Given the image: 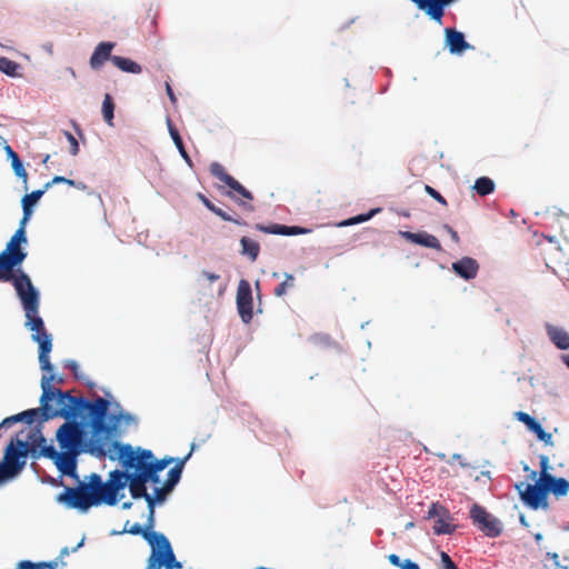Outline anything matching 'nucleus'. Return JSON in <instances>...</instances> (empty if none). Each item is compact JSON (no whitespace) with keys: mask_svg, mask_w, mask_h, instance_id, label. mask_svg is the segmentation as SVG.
<instances>
[{"mask_svg":"<svg viewBox=\"0 0 569 569\" xmlns=\"http://www.w3.org/2000/svg\"><path fill=\"white\" fill-rule=\"evenodd\" d=\"M201 276H202V277H204V278H206L208 281H210V282H214V281H217V280L220 278V276H219V274H216V273L209 272V271H207V270H203V271L201 272Z\"/></svg>","mask_w":569,"mask_h":569,"instance_id":"nucleus-51","label":"nucleus"},{"mask_svg":"<svg viewBox=\"0 0 569 569\" xmlns=\"http://www.w3.org/2000/svg\"><path fill=\"white\" fill-rule=\"evenodd\" d=\"M380 209H373L371 210L370 212L368 213H365V214H358L356 217H352V218H349L342 222L339 223L340 227H348V226H353V224H357V223H361V222H365V221H368L371 217H373V214L376 212H378Z\"/></svg>","mask_w":569,"mask_h":569,"instance_id":"nucleus-35","label":"nucleus"},{"mask_svg":"<svg viewBox=\"0 0 569 569\" xmlns=\"http://www.w3.org/2000/svg\"><path fill=\"white\" fill-rule=\"evenodd\" d=\"M116 43L110 41L100 42L93 50L89 63L91 69L99 70L106 61H111L114 56L111 54Z\"/></svg>","mask_w":569,"mask_h":569,"instance_id":"nucleus-15","label":"nucleus"},{"mask_svg":"<svg viewBox=\"0 0 569 569\" xmlns=\"http://www.w3.org/2000/svg\"><path fill=\"white\" fill-rule=\"evenodd\" d=\"M19 68V64L13 61V60H10L6 57H1L0 58V71L8 74V76H11V77H14L17 74V70Z\"/></svg>","mask_w":569,"mask_h":569,"instance_id":"nucleus-33","label":"nucleus"},{"mask_svg":"<svg viewBox=\"0 0 569 569\" xmlns=\"http://www.w3.org/2000/svg\"><path fill=\"white\" fill-rule=\"evenodd\" d=\"M46 191L47 190H44V188L34 190L22 198V209L23 212L27 213V216H31V208L39 201V199L43 196Z\"/></svg>","mask_w":569,"mask_h":569,"instance_id":"nucleus-29","label":"nucleus"},{"mask_svg":"<svg viewBox=\"0 0 569 569\" xmlns=\"http://www.w3.org/2000/svg\"><path fill=\"white\" fill-rule=\"evenodd\" d=\"M452 270L466 280H470L476 278L479 264L478 262L470 257H463L462 259L452 263Z\"/></svg>","mask_w":569,"mask_h":569,"instance_id":"nucleus-17","label":"nucleus"},{"mask_svg":"<svg viewBox=\"0 0 569 569\" xmlns=\"http://www.w3.org/2000/svg\"><path fill=\"white\" fill-rule=\"evenodd\" d=\"M29 218H30V216H27V213L23 212V218L20 221L19 228H23V230L26 231V223L29 220Z\"/></svg>","mask_w":569,"mask_h":569,"instance_id":"nucleus-57","label":"nucleus"},{"mask_svg":"<svg viewBox=\"0 0 569 569\" xmlns=\"http://www.w3.org/2000/svg\"><path fill=\"white\" fill-rule=\"evenodd\" d=\"M152 551L151 555L148 558V565L146 569H159L162 563L159 558V551L157 550V547H151Z\"/></svg>","mask_w":569,"mask_h":569,"instance_id":"nucleus-37","label":"nucleus"},{"mask_svg":"<svg viewBox=\"0 0 569 569\" xmlns=\"http://www.w3.org/2000/svg\"><path fill=\"white\" fill-rule=\"evenodd\" d=\"M57 441L64 451L81 452L83 428L76 419L67 420L57 431Z\"/></svg>","mask_w":569,"mask_h":569,"instance_id":"nucleus-7","label":"nucleus"},{"mask_svg":"<svg viewBox=\"0 0 569 569\" xmlns=\"http://www.w3.org/2000/svg\"><path fill=\"white\" fill-rule=\"evenodd\" d=\"M542 481L545 482L547 492H552L556 496H565L569 490V481L565 478H556L552 475H543Z\"/></svg>","mask_w":569,"mask_h":569,"instance_id":"nucleus-22","label":"nucleus"},{"mask_svg":"<svg viewBox=\"0 0 569 569\" xmlns=\"http://www.w3.org/2000/svg\"><path fill=\"white\" fill-rule=\"evenodd\" d=\"M437 516L439 517L435 520L432 527L433 532L438 536L451 535L456 530V526L450 522L448 511L443 507H438V505L433 503L428 511V518H435Z\"/></svg>","mask_w":569,"mask_h":569,"instance_id":"nucleus-13","label":"nucleus"},{"mask_svg":"<svg viewBox=\"0 0 569 569\" xmlns=\"http://www.w3.org/2000/svg\"><path fill=\"white\" fill-rule=\"evenodd\" d=\"M535 539H536L537 541H540V540L542 539V535H541V533H537V535H535Z\"/></svg>","mask_w":569,"mask_h":569,"instance_id":"nucleus-61","label":"nucleus"},{"mask_svg":"<svg viewBox=\"0 0 569 569\" xmlns=\"http://www.w3.org/2000/svg\"><path fill=\"white\" fill-rule=\"evenodd\" d=\"M425 191L431 197L433 198L437 202H439L440 204L442 206H447V200L436 190L433 189L432 187H430L429 184H426L425 186Z\"/></svg>","mask_w":569,"mask_h":569,"instance_id":"nucleus-39","label":"nucleus"},{"mask_svg":"<svg viewBox=\"0 0 569 569\" xmlns=\"http://www.w3.org/2000/svg\"><path fill=\"white\" fill-rule=\"evenodd\" d=\"M473 189L481 197L488 196L495 191V182L488 177H480L476 180Z\"/></svg>","mask_w":569,"mask_h":569,"instance_id":"nucleus-30","label":"nucleus"},{"mask_svg":"<svg viewBox=\"0 0 569 569\" xmlns=\"http://www.w3.org/2000/svg\"><path fill=\"white\" fill-rule=\"evenodd\" d=\"M63 133H64V136H66L67 140H68V141H69V143H70V153H71L72 156H77V154L79 153V143H78L77 139H76V138H74V136H73L71 132H69V131H64Z\"/></svg>","mask_w":569,"mask_h":569,"instance_id":"nucleus-40","label":"nucleus"},{"mask_svg":"<svg viewBox=\"0 0 569 569\" xmlns=\"http://www.w3.org/2000/svg\"><path fill=\"white\" fill-rule=\"evenodd\" d=\"M41 455H43L44 457H48L50 459H53L56 461L57 460V456H59L60 453L57 452L56 449L52 446H44L41 449Z\"/></svg>","mask_w":569,"mask_h":569,"instance_id":"nucleus-44","label":"nucleus"},{"mask_svg":"<svg viewBox=\"0 0 569 569\" xmlns=\"http://www.w3.org/2000/svg\"><path fill=\"white\" fill-rule=\"evenodd\" d=\"M210 173L227 184L232 191L241 196L248 201H251L253 199L252 193L247 190L241 183H239L232 176L227 173L224 167L219 162H212L210 164Z\"/></svg>","mask_w":569,"mask_h":569,"instance_id":"nucleus-12","label":"nucleus"},{"mask_svg":"<svg viewBox=\"0 0 569 569\" xmlns=\"http://www.w3.org/2000/svg\"><path fill=\"white\" fill-rule=\"evenodd\" d=\"M17 569H43V565H40V562L34 563L29 560H23L18 563Z\"/></svg>","mask_w":569,"mask_h":569,"instance_id":"nucleus-43","label":"nucleus"},{"mask_svg":"<svg viewBox=\"0 0 569 569\" xmlns=\"http://www.w3.org/2000/svg\"><path fill=\"white\" fill-rule=\"evenodd\" d=\"M114 103L110 94H104L102 102V116L104 121L112 126Z\"/></svg>","mask_w":569,"mask_h":569,"instance_id":"nucleus-32","label":"nucleus"},{"mask_svg":"<svg viewBox=\"0 0 569 569\" xmlns=\"http://www.w3.org/2000/svg\"><path fill=\"white\" fill-rule=\"evenodd\" d=\"M515 417L518 421L525 423L527 428L535 421V418L523 411H517Z\"/></svg>","mask_w":569,"mask_h":569,"instance_id":"nucleus-42","label":"nucleus"},{"mask_svg":"<svg viewBox=\"0 0 569 569\" xmlns=\"http://www.w3.org/2000/svg\"><path fill=\"white\" fill-rule=\"evenodd\" d=\"M79 452L64 451L60 452L57 456V460L54 461L58 470L66 476H69L77 481H79V477L77 475V456Z\"/></svg>","mask_w":569,"mask_h":569,"instance_id":"nucleus-16","label":"nucleus"},{"mask_svg":"<svg viewBox=\"0 0 569 569\" xmlns=\"http://www.w3.org/2000/svg\"><path fill=\"white\" fill-rule=\"evenodd\" d=\"M57 183H67L71 187H78L79 189H84L86 186L83 183H76L73 180L71 179H68L66 177H62V176H56L52 178L51 181L47 182L44 184V190H48L50 187H52L53 184H57Z\"/></svg>","mask_w":569,"mask_h":569,"instance_id":"nucleus-36","label":"nucleus"},{"mask_svg":"<svg viewBox=\"0 0 569 569\" xmlns=\"http://www.w3.org/2000/svg\"><path fill=\"white\" fill-rule=\"evenodd\" d=\"M254 228L263 233H270V234H281V236H298L307 233L308 230L298 226H284V224H271V226H263L260 223H257Z\"/></svg>","mask_w":569,"mask_h":569,"instance_id":"nucleus-19","label":"nucleus"},{"mask_svg":"<svg viewBox=\"0 0 569 569\" xmlns=\"http://www.w3.org/2000/svg\"><path fill=\"white\" fill-rule=\"evenodd\" d=\"M166 91H167V94H168L170 101L174 104L177 102V97H176L169 82H166Z\"/></svg>","mask_w":569,"mask_h":569,"instance_id":"nucleus-52","label":"nucleus"},{"mask_svg":"<svg viewBox=\"0 0 569 569\" xmlns=\"http://www.w3.org/2000/svg\"><path fill=\"white\" fill-rule=\"evenodd\" d=\"M69 552L70 551H69L68 547L62 548L60 551L59 558L62 559L63 557L68 556Z\"/></svg>","mask_w":569,"mask_h":569,"instance_id":"nucleus-58","label":"nucleus"},{"mask_svg":"<svg viewBox=\"0 0 569 569\" xmlns=\"http://www.w3.org/2000/svg\"><path fill=\"white\" fill-rule=\"evenodd\" d=\"M241 254L248 257L252 262L256 261L260 253V244L258 241L242 237L240 239Z\"/></svg>","mask_w":569,"mask_h":569,"instance_id":"nucleus-24","label":"nucleus"},{"mask_svg":"<svg viewBox=\"0 0 569 569\" xmlns=\"http://www.w3.org/2000/svg\"><path fill=\"white\" fill-rule=\"evenodd\" d=\"M27 242L26 231L23 228H18L7 242L4 250L0 252V279L3 282H12L14 288L21 276H28L20 269L17 273L14 272L16 267H19L27 258L28 253L23 248Z\"/></svg>","mask_w":569,"mask_h":569,"instance_id":"nucleus-6","label":"nucleus"},{"mask_svg":"<svg viewBox=\"0 0 569 569\" xmlns=\"http://www.w3.org/2000/svg\"><path fill=\"white\" fill-rule=\"evenodd\" d=\"M112 64L114 67H117L118 69H120L121 71L128 72V73L138 74V73H141V71H142V68L139 63H137L136 61H133L129 58H124V57H120V56H114L112 58Z\"/></svg>","mask_w":569,"mask_h":569,"instance_id":"nucleus-25","label":"nucleus"},{"mask_svg":"<svg viewBox=\"0 0 569 569\" xmlns=\"http://www.w3.org/2000/svg\"><path fill=\"white\" fill-rule=\"evenodd\" d=\"M130 507H131V502H124L122 506L123 509H128Z\"/></svg>","mask_w":569,"mask_h":569,"instance_id":"nucleus-62","label":"nucleus"},{"mask_svg":"<svg viewBox=\"0 0 569 569\" xmlns=\"http://www.w3.org/2000/svg\"><path fill=\"white\" fill-rule=\"evenodd\" d=\"M157 550L159 551L161 563L166 569H180L182 567L181 562L176 560L171 545L164 535H159Z\"/></svg>","mask_w":569,"mask_h":569,"instance_id":"nucleus-14","label":"nucleus"},{"mask_svg":"<svg viewBox=\"0 0 569 569\" xmlns=\"http://www.w3.org/2000/svg\"><path fill=\"white\" fill-rule=\"evenodd\" d=\"M440 558H441V569H458V567L456 566V563L452 561V559L450 558V556L442 551L441 555H440Z\"/></svg>","mask_w":569,"mask_h":569,"instance_id":"nucleus-41","label":"nucleus"},{"mask_svg":"<svg viewBox=\"0 0 569 569\" xmlns=\"http://www.w3.org/2000/svg\"><path fill=\"white\" fill-rule=\"evenodd\" d=\"M102 489V479L98 473H91L88 482H79L74 488L66 487L58 496V501L69 508L87 511L93 506L106 503Z\"/></svg>","mask_w":569,"mask_h":569,"instance_id":"nucleus-5","label":"nucleus"},{"mask_svg":"<svg viewBox=\"0 0 569 569\" xmlns=\"http://www.w3.org/2000/svg\"><path fill=\"white\" fill-rule=\"evenodd\" d=\"M133 479V471L130 472V470L120 471V470H113L110 472V479L108 482L102 481V487L107 489H102L106 503L107 505H114L117 502V495L120 489H123L126 485L131 483Z\"/></svg>","mask_w":569,"mask_h":569,"instance_id":"nucleus-10","label":"nucleus"},{"mask_svg":"<svg viewBox=\"0 0 569 569\" xmlns=\"http://www.w3.org/2000/svg\"><path fill=\"white\" fill-rule=\"evenodd\" d=\"M537 437L543 431L541 425L535 419V421L528 427Z\"/></svg>","mask_w":569,"mask_h":569,"instance_id":"nucleus-46","label":"nucleus"},{"mask_svg":"<svg viewBox=\"0 0 569 569\" xmlns=\"http://www.w3.org/2000/svg\"><path fill=\"white\" fill-rule=\"evenodd\" d=\"M49 159H50V156H49V154H47V156L43 158L42 163H43V164H47V163H48V161H49Z\"/></svg>","mask_w":569,"mask_h":569,"instance_id":"nucleus-60","label":"nucleus"},{"mask_svg":"<svg viewBox=\"0 0 569 569\" xmlns=\"http://www.w3.org/2000/svg\"><path fill=\"white\" fill-rule=\"evenodd\" d=\"M40 565H43V569H46V568H48V569H57L58 561L53 560V561H48V562H40Z\"/></svg>","mask_w":569,"mask_h":569,"instance_id":"nucleus-55","label":"nucleus"},{"mask_svg":"<svg viewBox=\"0 0 569 569\" xmlns=\"http://www.w3.org/2000/svg\"><path fill=\"white\" fill-rule=\"evenodd\" d=\"M403 236L413 243L436 250H441V243L433 234L427 232H405Z\"/></svg>","mask_w":569,"mask_h":569,"instance_id":"nucleus-21","label":"nucleus"},{"mask_svg":"<svg viewBox=\"0 0 569 569\" xmlns=\"http://www.w3.org/2000/svg\"><path fill=\"white\" fill-rule=\"evenodd\" d=\"M226 194L228 197L234 199L238 202V204L243 207L246 210L253 211V206H251L250 203H248L246 201H239L234 196H232L231 191L227 192Z\"/></svg>","mask_w":569,"mask_h":569,"instance_id":"nucleus-50","label":"nucleus"},{"mask_svg":"<svg viewBox=\"0 0 569 569\" xmlns=\"http://www.w3.org/2000/svg\"><path fill=\"white\" fill-rule=\"evenodd\" d=\"M536 477H537V472H536V471H532V472H531V478H532V479H536Z\"/></svg>","mask_w":569,"mask_h":569,"instance_id":"nucleus-64","label":"nucleus"},{"mask_svg":"<svg viewBox=\"0 0 569 569\" xmlns=\"http://www.w3.org/2000/svg\"><path fill=\"white\" fill-rule=\"evenodd\" d=\"M452 240H455L456 242L459 241V236L458 233L451 228V227H447Z\"/></svg>","mask_w":569,"mask_h":569,"instance_id":"nucleus-56","label":"nucleus"},{"mask_svg":"<svg viewBox=\"0 0 569 569\" xmlns=\"http://www.w3.org/2000/svg\"><path fill=\"white\" fill-rule=\"evenodd\" d=\"M117 456L124 470H133L132 482L129 483V490L133 499L157 500L162 502L179 482L184 462L189 459L190 452L179 461L168 472V477L162 486L159 472L173 462V458L164 457L156 459L152 451L140 447L133 448L131 445L114 443Z\"/></svg>","mask_w":569,"mask_h":569,"instance_id":"nucleus-2","label":"nucleus"},{"mask_svg":"<svg viewBox=\"0 0 569 569\" xmlns=\"http://www.w3.org/2000/svg\"><path fill=\"white\" fill-rule=\"evenodd\" d=\"M66 367L69 368L73 372L76 378H79V376H78L79 366L76 361H73V360L68 361Z\"/></svg>","mask_w":569,"mask_h":569,"instance_id":"nucleus-54","label":"nucleus"},{"mask_svg":"<svg viewBox=\"0 0 569 569\" xmlns=\"http://www.w3.org/2000/svg\"><path fill=\"white\" fill-rule=\"evenodd\" d=\"M198 198L200 199V201L206 206L207 209H209L211 212H213L214 214H217L218 217H220L222 220L224 221H230V222H234L237 224H244L243 221L239 220V219H236L233 217H231L230 214H228L226 211H223L222 209H220L219 207H217L214 203H212L204 194L202 193H199L198 194Z\"/></svg>","mask_w":569,"mask_h":569,"instance_id":"nucleus-26","label":"nucleus"},{"mask_svg":"<svg viewBox=\"0 0 569 569\" xmlns=\"http://www.w3.org/2000/svg\"><path fill=\"white\" fill-rule=\"evenodd\" d=\"M516 489L523 503L529 508L533 510L539 508L547 510L549 508L547 499L548 492L542 478H539L535 485H526L525 482L517 483Z\"/></svg>","mask_w":569,"mask_h":569,"instance_id":"nucleus-8","label":"nucleus"},{"mask_svg":"<svg viewBox=\"0 0 569 569\" xmlns=\"http://www.w3.org/2000/svg\"><path fill=\"white\" fill-rule=\"evenodd\" d=\"M295 277L291 273H284V279L280 282L273 290L274 296L282 297L286 296L291 289L295 288Z\"/></svg>","mask_w":569,"mask_h":569,"instance_id":"nucleus-31","label":"nucleus"},{"mask_svg":"<svg viewBox=\"0 0 569 569\" xmlns=\"http://www.w3.org/2000/svg\"><path fill=\"white\" fill-rule=\"evenodd\" d=\"M6 151H7V154L9 156V158L11 159V166H12V169H13L16 176L21 178L23 180V182L27 183L28 173H27L26 169L23 168V164H22L18 153L14 152L10 146L6 147Z\"/></svg>","mask_w":569,"mask_h":569,"instance_id":"nucleus-28","label":"nucleus"},{"mask_svg":"<svg viewBox=\"0 0 569 569\" xmlns=\"http://www.w3.org/2000/svg\"><path fill=\"white\" fill-rule=\"evenodd\" d=\"M237 308L241 320L249 323L252 320V291L247 280H240L237 289Z\"/></svg>","mask_w":569,"mask_h":569,"instance_id":"nucleus-11","label":"nucleus"},{"mask_svg":"<svg viewBox=\"0 0 569 569\" xmlns=\"http://www.w3.org/2000/svg\"><path fill=\"white\" fill-rule=\"evenodd\" d=\"M446 44L449 51L456 54H460L470 48V44L465 40L463 33L452 28L446 29Z\"/></svg>","mask_w":569,"mask_h":569,"instance_id":"nucleus-18","label":"nucleus"},{"mask_svg":"<svg viewBox=\"0 0 569 569\" xmlns=\"http://www.w3.org/2000/svg\"><path fill=\"white\" fill-rule=\"evenodd\" d=\"M562 359H563V362H565V363L568 366V368H569V355L563 356V357H562Z\"/></svg>","mask_w":569,"mask_h":569,"instance_id":"nucleus-59","label":"nucleus"},{"mask_svg":"<svg viewBox=\"0 0 569 569\" xmlns=\"http://www.w3.org/2000/svg\"><path fill=\"white\" fill-rule=\"evenodd\" d=\"M538 439L543 441L546 445L552 446V435L549 432H546L545 430L538 436Z\"/></svg>","mask_w":569,"mask_h":569,"instance_id":"nucleus-48","label":"nucleus"},{"mask_svg":"<svg viewBox=\"0 0 569 569\" xmlns=\"http://www.w3.org/2000/svg\"><path fill=\"white\" fill-rule=\"evenodd\" d=\"M546 331L551 342L560 350L569 349V333L562 328L546 323Z\"/></svg>","mask_w":569,"mask_h":569,"instance_id":"nucleus-20","label":"nucleus"},{"mask_svg":"<svg viewBox=\"0 0 569 569\" xmlns=\"http://www.w3.org/2000/svg\"><path fill=\"white\" fill-rule=\"evenodd\" d=\"M146 501H147L148 508H149V517H148L146 527L143 529L152 531V528L154 526V503L157 502V500L152 499V500H146Z\"/></svg>","mask_w":569,"mask_h":569,"instance_id":"nucleus-38","label":"nucleus"},{"mask_svg":"<svg viewBox=\"0 0 569 569\" xmlns=\"http://www.w3.org/2000/svg\"><path fill=\"white\" fill-rule=\"evenodd\" d=\"M26 312L24 326L32 331V340L39 343V363L43 371H51L52 366L49 353L52 349L51 335L47 332L42 318L39 316V293L33 287L29 276H21L16 283Z\"/></svg>","mask_w":569,"mask_h":569,"instance_id":"nucleus-3","label":"nucleus"},{"mask_svg":"<svg viewBox=\"0 0 569 569\" xmlns=\"http://www.w3.org/2000/svg\"><path fill=\"white\" fill-rule=\"evenodd\" d=\"M388 560L391 565L396 566V567H400L401 565V559L399 556H397L396 553H391L388 556Z\"/></svg>","mask_w":569,"mask_h":569,"instance_id":"nucleus-53","label":"nucleus"},{"mask_svg":"<svg viewBox=\"0 0 569 569\" xmlns=\"http://www.w3.org/2000/svg\"><path fill=\"white\" fill-rule=\"evenodd\" d=\"M520 521H521V523L527 525V523H526V519H525V517H523V516H521V517H520Z\"/></svg>","mask_w":569,"mask_h":569,"instance_id":"nucleus-63","label":"nucleus"},{"mask_svg":"<svg viewBox=\"0 0 569 569\" xmlns=\"http://www.w3.org/2000/svg\"><path fill=\"white\" fill-rule=\"evenodd\" d=\"M53 380L54 376L52 375L42 377L40 408L29 409L28 411H36L34 416L23 417L19 421H26L28 425H31L38 418L41 421H48L57 417L71 420L84 418L87 415L90 418L93 437H98L100 435L110 436L117 429L122 418L127 421L131 419V416L128 413L112 415L110 423H107L106 417L110 406L107 399L98 397L94 401H89L83 397L71 396L69 391H62L52 387L50 383Z\"/></svg>","mask_w":569,"mask_h":569,"instance_id":"nucleus-1","label":"nucleus"},{"mask_svg":"<svg viewBox=\"0 0 569 569\" xmlns=\"http://www.w3.org/2000/svg\"><path fill=\"white\" fill-rule=\"evenodd\" d=\"M380 209H373L371 210L370 212L368 213H365V214H358L356 217H352V218H349L342 222L339 223L340 227H348V226H353V224H357V223H361V222H365V221H368L371 217H373V214L376 212H378Z\"/></svg>","mask_w":569,"mask_h":569,"instance_id":"nucleus-34","label":"nucleus"},{"mask_svg":"<svg viewBox=\"0 0 569 569\" xmlns=\"http://www.w3.org/2000/svg\"><path fill=\"white\" fill-rule=\"evenodd\" d=\"M400 569H420L419 566L411 561L410 559H406L405 561H401V565L399 567Z\"/></svg>","mask_w":569,"mask_h":569,"instance_id":"nucleus-49","label":"nucleus"},{"mask_svg":"<svg viewBox=\"0 0 569 569\" xmlns=\"http://www.w3.org/2000/svg\"><path fill=\"white\" fill-rule=\"evenodd\" d=\"M124 531L134 536H142L151 547H157V540L159 539L160 535L159 532L144 530L140 523H132L129 527V521L126 522Z\"/></svg>","mask_w":569,"mask_h":569,"instance_id":"nucleus-23","label":"nucleus"},{"mask_svg":"<svg viewBox=\"0 0 569 569\" xmlns=\"http://www.w3.org/2000/svg\"><path fill=\"white\" fill-rule=\"evenodd\" d=\"M538 439L543 441L546 445L552 446V435L549 432H546L545 430L538 436Z\"/></svg>","mask_w":569,"mask_h":569,"instance_id":"nucleus-47","label":"nucleus"},{"mask_svg":"<svg viewBox=\"0 0 569 569\" xmlns=\"http://www.w3.org/2000/svg\"><path fill=\"white\" fill-rule=\"evenodd\" d=\"M470 518L479 530L488 537L496 538L502 532L500 521L477 503L470 509Z\"/></svg>","mask_w":569,"mask_h":569,"instance_id":"nucleus-9","label":"nucleus"},{"mask_svg":"<svg viewBox=\"0 0 569 569\" xmlns=\"http://www.w3.org/2000/svg\"><path fill=\"white\" fill-rule=\"evenodd\" d=\"M46 442L39 428L28 427L19 431L4 449L2 462L17 477L26 467L30 453Z\"/></svg>","mask_w":569,"mask_h":569,"instance_id":"nucleus-4","label":"nucleus"},{"mask_svg":"<svg viewBox=\"0 0 569 569\" xmlns=\"http://www.w3.org/2000/svg\"><path fill=\"white\" fill-rule=\"evenodd\" d=\"M167 124H168V130H169V133L177 147V149L179 150V153L181 154V157L190 164L191 163V159L188 154V152L186 151V148H184V144H183V141L180 137V133L179 131L177 130V128L173 126L172 121L170 118L167 119Z\"/></svg>","mask_w":569,"mask_h":569,"instance_id":"nucleus-27","label":"nucleus"},{"mask_svg":"<svg viewBox=\"0 0 569 569\" xmlns=\"http://www.w3.org/2000/svg\"><path fill=\"white\" fill-rule=\"evenodd\" d=\"M540 468H541V471H540V477L539 478H542V476L546 473V475H550L548 472V468H549V458L545 455L540 456Z\"/></svg>","mask_w":569,"mask_h":569,"instance_id":"nucleus-45","label":"nucleus"}]
</instances>
